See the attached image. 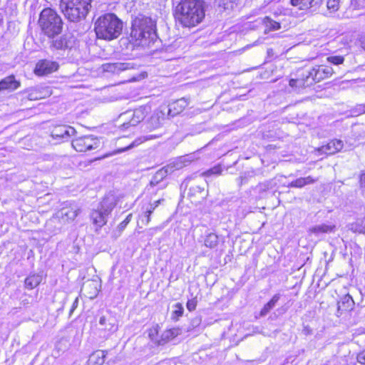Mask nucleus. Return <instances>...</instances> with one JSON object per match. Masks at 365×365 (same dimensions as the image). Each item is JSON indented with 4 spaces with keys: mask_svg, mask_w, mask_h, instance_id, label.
Listing matches in <instances>:
<instances>
[{
    "mask_svg": "<svg viewBox=\"0 0 365 365\" xmlns=\"http://www.w3.org/2000/svg\"><path fill=\"white\" fill-rule=\"evenodd\" d=\"M205 2L202 0H180L175 9V16L185 27H193L205 18Z\"/></svg>",
    "mask_w": 365,
    "mask_h": 365,
    "instance_id": "obj_1",
    "label": "nucleus"
},
{
    "mask_svg": "<svg viewBox=\"0 0 365 365\" xmlns=\"http://www.w3.org/2000/svg\"><path fill=\"white\" fill-rule=\"evenodd\" d=\"M94 30L98 38L110 41L120 35L123 22L114 14H105L96 21Z\"/></svg>",
    "mask_w": 365,
    "mask_h": 365,
    "instance_id": "obj_2",
    "label": "nucleus"
},
{
    "mask_svg": "<svg viewBox=\"0 0 365 365\" xmlns=\"http://www.w3.org/2000/svg\"><path fill=\"white\" fill-rule=\"evenodd\" d=\"M92 0H61V9L66 19L78 23L85 20L92 8Z\"/></svg>",
    "mask_w": 365,
    "mask_h": 365,
    "instance_id": "obj_3",
    "label": "nucleus"
},
{
    "mask_svg": "<svg viewBox=\"0 0 365 365\" xmlns=\"http://www.w3.org/2000/svg\"><path fill=\"white\" fill-rule=\"evenodd\" d=\"M38 24L45 36L53 38L61 33L63 22L61 16L54 9L45 8L39 14Z\"/></svg>",
    "mask_w": 365,
    "mask_h": 365,
    "instance_id": "obj_4",
    "label": "nucleus"
},
{
    "mask_svg": "<svg viewBox=\"0 0 365 365\" xmlns=\"http://www.w3.org/2000/svg\"><path fill=\"white\" fill-rule=\"evenodd\" d=\"M130 36L136 41L153 39L155 36V24L150 17L138 15L132 23Z\"/></svg>",
    "mask_w": 365,
    "mask_h": 365,
    "instance_id": "obj_5",
    "label": "nucleus"
},
{
    "mask_svg": "<svg viewBox=\"0 0 365 365\" xmlns=\"http://www.w3.org/2000/svg\"><path fill=\"white\" fill-rule=\"evenodd\" d=\"M150 112V106H143L134 110H128L120 113L116 120L121 130H127L141 123Z\"/></svg>",
    "mask_w": 365,
    "mask_h": 365,
    "instance_id": "obj_6",
    "label": "nucleus"
},
{
    "mask_svg": "<svg viewBox=\"0 0 365 365\" xmlns=\"http://www.w3.org/2000/svg\"><path fill=\"white\" fill-rule=\"evenodd\" d=\"M99 145V139L93 135L79 136L72 140V146L77 152H86L97 149Z\"/></svg>",
    "mask_w": 365,
    "mask_h": 365,
    "instance_id": "obj_7",
    "label": "nucleus"
},
{
    "mask_svg": "<svg viewBox=\"0 0 365 365\" xmlns=\"http://www.w3.org/2000/svg\"><path fill=\"white\" fill-rule=\"evenodd\" d=\"M81 212V208L77 203L66 201L63 203L62 207L58 211V217L64 222H71L75 220Z\"/></svg>",
    "mask_w": 365,
    "mask_h": 365,
    "instance_id": "obj_8",
    "label": "nucleus"
},
{
    "mask_svg": "<svg viewBox=\"0 0 365 365\" xmlns=\"http://www.w3.org/2000/svg\"><path fill=\"white\" fill-rule=\"evenodd\" d=\"M306 69H301L297 71V77L291 78L289 81V85L294 91L300 92L303 88L312 86V79Z\"/></svg>",
    "mask_w": 365,
    "mask_h": 365,
    "instance_id": "obj_9",
    "label": "nucleus"
},
{
    "mask_svg": "<svg viewBox=\"0 0 365 365\" xmlns=\"http://www.w3.org/2000/svg\"><path fill=\"white\" fill-rule=\"evenodd\" d=\"M306 70L307 75L312 80V85L330 77L334 73L333 68L327 66H317Z\"/></svg>",
    "mask_w": 365,
    "mask_h": 365,
    "instance_id": "obj_10",
    "label": "nucleus"
},
{
    "mask_svg": "<svg viewBox=\"0 0 365 365\" xmlns=\"http://www.w3.org/2000/svg\"><path fill=\"white\" fill-rule=\"evenodd\" d=\"M76 133V130L69 125H60L55 126L51 131V136L58 142L68 140Z\"/></svg>",
    "mask_w": 365,
    "mask_h": 365,
    "instance_id": "obj_11",
    "label": "nucleus"
},
{
    "mask_svg": "<svg viewBox=\"0 0 365 365\" xmlns=\"http://www.w3.org/2000/svg\"><path fill=\"white\" fill-rule=\"evenodd\" d=\"M76 38L71 34H65L52 41L51 46L57 50L71 49L75 46Z\"/></svg>",
    "mask_w": 365,
    "mask_h": 365,
    "instance_id": "obj_12",
    "label": "nucleus"
},
{
    "mask_svg": "<svg viewBox=\"0 0 365 365\" xmlns=\"http://www.w3.org/2000/svg\"><path fill=\"white\" fill-rule=\"evenodd\" d=\"M58 68L57 62L43 59L36 63L34 73L37 76H46L56 71Z\"/></svg>",
    "mask_w": 365,
    "mask_h": 365,
    "instance_id": "obj_13",
    "label": "nucleus"
},
{
    "mask_svg": "<svg viewBox=\"0 0 365 365\" xmlns=\"http://www.w3.org/2000/svg\"><path fill=\"white\" fill-rule=\"evenodd\" d=\"M165 120V113L160 110H155L150 117L145 121V129L149 130H155L163 123Z\"/></svg>",
    "mask_w": 365,
    "mask_h": 365,
    "instance_id": "obj_14",
    "label": "nucleus"
},
{
    "mask_svg": "<svg viewBox=\"0 0 365 365\" xmlns=\"http://www.w3.org/2000/svg\"><path fill=\"white\" fill-rule=\"evenodd\" d=\"M116 196L113 193L109 192L105 195L98 207L103 211L105 215H109L116 206Z\"/></svg>",
    "mask_w": 365,
    "mask_h": 365,
    "instance_id": "obj_15",
    "label": "nucleus"
},
{
    "mask_svg": "<svg viewBox=\"0 0 365 365\" xmlns=\"http://www.w3.org/2000/svg\"><path fill=\"white\" fill-rule=\"evenodd\" d=\"M205 182H203L202 185H194L189 189L188 197L191 200L193 199L195 203L200 202L207 195V192L205 190Z\"/></svg>",
    "mask_w": 365,
    "mask_h": 365,
    "instance_id": "obj_16",
    "label": "nucleus"
},
{
    "mask_svg": "<svg viewBox=\"0 0 365 365\" xmlns=\"http://www.w3.org/2000/svg\"><path fill=\"white\" fill-rule=\"evenodd\" d=\"M322 0H290L292 6L299 10H316L322 4Z\"/></svg>",
    "mask_w": 365,
    "mask_h": 365,
    "instance_id": "obj_17",
    "label": "nucleus"
},
{
    "mask_svg": "<svg viewBox=\"0 0 365 365\" xmlns=\"http://www.w3.org/2000/svg\"><path fill=\"white\" fill-rule=\"evenodd\" d=\"M343 142L340 140H332L327 144L322 145L319 151L326 155H333L343 148Z\"/></svg>",
    "mask_w": 365,
    "mask_h": 365,
    "instance_id": "obj_18",
    "label": "nucleus"
},
{
    "mask_svg": "<svg viewBox=\"0 0 365 365\" xmlns=\"http://www.w3.org/2000/svg\"><path fill=\"white\" fill-rule=\"evenodd\" d=\"M189 105V101L185 98L178 99L169 105L168 114L172 117L182 113Z\"/></svg>",
    "mask_w": 365,
    "mask_h": 365,
    "instance_id": "obj_19",
    "label": "nucleus"
},
{
    "mask_svg": "<svg viewBox=\"0 0 365 365\" xmlns=\"http://www.w3.org/2000/svg\"><path fill=\"white\" fill-rule=\"evenodd\" d=\"M103 212V211L98 207L96 210H93L91 213L92 222L97 228H101L107 222V218L109 215H105Z\"/></svg>",
    "mask_w": 365,
    "mask_h": 365,
    "instance_id": "obj_20",
    "label": "nucleus"
},
{
    "mask_svg": "<svg viewBox=\"0 0 365 365\" xmlns=\"http://www.w3.org/2000/svg\"><path fill=\"white\" fill-rule=\"evenodd\" d=\"M99 324L102 327L101 329L108 332V334L113 333L118 329V326L115 324V319L111 317L108 318L105 316L101 317Z\"/></svg>",
    "mask_w": 365,
    "mask_h": 365,
    "instance_id": "obj_21",
    "label": "nucleus"
},
{
    "mask_svg": "<svg viewBox=\"0 0 365 365\" xmlns=\"http://www.w3.org/2000/svg\"><path fill=\"white\" fill-rule=\"evenodd\" d=\"M134 63L131 62H117L105 65V70L108 72L116 73L134 68Z\"/></svg>",
    "mask_w": 365,
    "mask_h": 365,
    "instance_id": "obj_22",
    "label": "nucleus"
},
{
    "mask_svg": "<svg viewBox=\"0 0 365 365\" xmlns=\"http://www.w3.org/2000/svg\"><path fill=\"white\" fill-rule=\"evenodd\" d=\"M336 226L332 224H319L314 225L309 229V232L319 236L322 234L331 233L334 232Z\"/></svg>",
    "mask_w": 365,
    "mask_h": 365,
    "instance_id": "obj_23",
    "label": "nucleus"
},
{
    "mask_svg": "<svg viewBox=\"0 0 365 365\" xmlns=\"http://www.w3.org/2000/svg\"><path fill=\"white\" fill-rule=\"evenodd\" d=\"M20 86V83L16 81L14 76H9L0 81V91H14Z\"/></svg>",
    "mask_w": 365,
    "mask_h": 365,
    "instance_id": "obj_24",
    "label": "nucleus"
},
{
    "mask_svg": "<svg viewBox=\"0 0 365 365\" xmlns=\"http://www.w3.org/2000/svg\"><path fill=\"white\" fill-rule=\"evenodd\" d=\"M106 351L98 350L90 355L88 364V365H102L105 362Z\"/></svg>",
    "mask_w": 365,
    "mask_h": 365,
    "instance_id": "obj_25",
    "label": "nucleus"
},
{
    "mask_svg": "<svg viewBox=\"0 0 365 365\" xmlns=\"http://www.w3.org/2000/svg\"><path fill=\"white\" fill-rule=\"evenodd\" d=\"M318 180V178H314L312 176H307L306 178H299L291 182L289 185V187H297L302 188L305 185L314 184Z\"/></svg>",
    "mask_w": 365,
    "mask_h": 365,
    "instance_id": "obj_26",
    "label": "nucleus"
},
{
    "mask_svg": "<svg viewBox=\"0 0 365 365\" xmlns=\"http://www.w3.org/2000/svg\"><path fill=\"white\" fill-rule=\"evenodd\" d=\"M354 302L349 294L344 295L338 302V312H346L351 310Z\"/></svg>",
    "mask_w": 365,
    "mask_h": 365,
    "instance_id": "obj_27",
    "label": "nucleus"
},
{
    "mask_svg": "<svg viewBox=\"0 0 365 365\" xmlns=\"http://www.w3.org/2000/svg\"><path fill=\"white\" fill-rule=\"evenodd\" d=\"M42 281V275L39 274H31L24 281L26 288L33 289L36 287Z\"/></svg>",
    "mask_w": 365,
    "mask_h": 365,
    "instance_id": "obj_28",
    "label": "nucleus"
},
{
    "mask_svg": "<svg viewBox=\"0 0 365 365\" xmlns=\"http://www.w3.org/2000/svg\"><path fill=\"white\" fill-rule=\"evenodd\" d=\"M160 135H153V134H149V135H143V136H141L138 138H137L135 141H133V143L130 145L128 147H126L125 148H123V149H120L118 150V151L115 152V153H122L123 151H125L127 150H128L129 148H133L135 145H138L147 140H153V139H156L158 138H159Z\"/></svg>",
    "mask_w": 365,
    "mask_h": 365,
    "instance_id": "obj_29",
    "label": "nucleus"
},
{
    "mask_svg": "<svg viewBox=\"0 0 365 365\" xmlns=\"http://www.w3.org/2000/svg\"><path fill=\"white\" fill-rule=\"evenodd\" d=\"M280 298L279 294H274L272 298L264 304L263 308L260 311V316H266L275 306Z\"/></svg>",
    "mask_w": 365,
    "mask_h": 365,
    "instance_id": "obj_30",
    "label": "nucleus"
},
{
    "mask_svg": "<svg viewBox=\"0 0 365 365\" xmlns=\"http://www.w3.org/2000/svg\"><path fill=\"white\" fill-rule=\"evenodd\" d=\"M349 227L354 232L365 233V216L351 223Z\"/></svg>",
    "mask_w": 365,
    "mask_h": 365,
    "instance_id": "obj_31",
    "label": "nucleus"
},
{
    "mask_svg": "<svg viewBox=\"0 0 365 365\" xmlns=\"http://www.w3.org/2000/svg\"><path fill=\"white\" fill-rule=\"evenodd\" d=\"M178 331L175 329L165 330L162 334L161 339L159 341L158 344L160 345L164 344L168 341L175 338L178 335Z\"/></svg>",
    "mask_w": 365,
    "mask_h": 365,
    "instance_id": "obj_32",
    "label": "nucleus"
},
{
    "mask_svg": "<svg viewBox=\"0 0 365 365\" xmlns=\"http://www.w3.org/2000/svg\"><path fill=\"white\" fill-rule=\"evenodd\" d=\"M262 22L269 31H277L281 28L280 24L278 21L272 20L269 16H265L262 19Z\"/></svg>",
    "mask_w": 365,
    "mask_h": 365,
    "instance_id": "obj_33",
    "label": "nucleus"
},
{
    "mask_svg": "<svg viewBox=\"0 0 365 365\" xmlns=\"http://www.w3.org/2000/svg\"><path fill=\"white\" fill-rule=\"evenodd\" d=\"M89 288L92 289V291L88 293V297L93 299L96 297L98 294V289L96 287V282L93 281H88L83 284L82 289L87 290Z\"/></svg>",
    "mask_w": 365,
    "mask_h": 365,
    "instance_id": "obj_34",
    "label": "nucleus"
},
{
    "mask_svg": "<svg viewBox=\"0 0 365 365\" xmlns=\"http://www.w3.org/2000/svg\"><path fill=\"white\" fill-rule=\"evenodd\" d=\"M205 245L209 248H214L218 245V236L215 233H209L204 242Z\"/></svg>",
    "mask_w": 365,
    "mask_h": 365,
    "instance_id": "obj_35",
    "label": "nucleus"
},
{
    "mask_svg": "<svg viewBox=\"0 0 365 365\" xmlns=\"http://www.w3.org/2000/svg\"><path fill=\"white\" fill-rule=\"evenodd\" d=\"M168 169H162L158 170L153 176L150 181L152 186L156 185L160 180H162L167 175Z\"/></svg>",
    "mask_w": 365,
    "mask_h": 365,
    "instance_id": "obj_36",
    "label": "nucleus"
},
{
    "mask_svg": "<svg viewBox=\"0 0 365 365\" xmlns=\"http://www.w3.org/2000/svg\"><path fill=\"white\" fill-rule=\"evenodd\" d=\"M341 0H327V7L330 13H334L337 11L341 4Z\"/></svg>",
    "mask_w": 365,
    "mask_h": 365,
    "instance_id": "obj_37",
    "label": "nucleus"
},
{
    "mask_svg": "<svg viewBox=\"0 0 365 365\" xmlns=\"http://www.w3.org/2000/svg\"><path fill=\"white\" fill-rule=\"evenodd\" d=\"M132 217H133V215L129 214L125 217V219L119 224V225L117 227V230L115 231V233L116 237H119L121 235L122 232L125 230V228L126 227L128 224L130 222Z\"/></svg>",
    "mask_w": 365,
    "mask_h": 365,
    "instance_id": "obj_38",
    "label": "nucleus"
},
{
    "mask_svg": "<svg viewBox=\"0 0 365 365\" xmlns=\"http://www.w3.org/2000/svg\"><path fill=\"white\" fill-rule=\"evenodd\" d=\"M184 309L182 305L180 303H177L175 304V310L172 314V319L175 320H178L180 317H182L183 314Z\"/></svg>",
    "mask_w": 365,
    "mask_h": 365,
    "instance_id": "obj_39",
    "label": "nucleus"
},
{
    "mask_svg": "<svg viewBox=\"0 0 365 365\" xmlns=\"http://www.w3.org/2000/svg\"><path fill=\"white\" fill-rule=\"evenodd\" d=\"M222 172V168L220 165L214 166L210 170L202 173L203 176H210L211 175H220Z\"/></svg>",
    "mask_w": 365,
    "mask_h": 365,
    "instance_id": "obj_40",
    "label": "nucleus"
},
{
    "mask_svg": "<svg viewBox=\"0 0 365 365\" xmlns=\"http://www.w3.org/2000/svg\"><path fill=\"white\" fill-rule=\"evenodd\" d=\"M329 62L334 65H339L343 63L344 58L341 56H332L327 58Z\"/></svg>",
    "mask_w": 365,
    "mask_h": 365,
    "instance_id": "obj_41",
    "label": "nucleus"
},
{
    "mask_svg": "<svg viewBox=\"0 0 365 365\" xmlns=\"http://www.w3.org/2000/svg\"><path fill=\"white\" fill-rule=\"evenodd\" d=\"M351 113L354 115H359L365 113V103L356 105L351 110Z\"/></svg>",
    "mask_w": 365,
    "mask_h": 365,
    "instance_id": "obj_42",
    "label": "nucleus"
},
{
    "mask_svg": "<svg viewBox=\"0 0 365 365\" xmlns=\"http://www.w3.org/2000/svg\"><path fill=\"white\" fill-rule=\"evenodd\" d=\"M153 212V211L152 210L147 208L144 215L142 216V222H145V225H148L150 222V216Z\"/></svg>",
    "mask_w": 365,
    "mask_h": 365,
    "instance_id": "obj_43",
    "label": "nucleus"
},
{
    "mask_svg": "<svg viewBox=\"0 0 365 365\" xmlns=\"http://www.w3.org/2000/svg\"><path fill=\"white\" fill-rule=\"evenodd\" d=\"M197 299L195 297V298H192L191 299H189L187 302V309L190 311V312H192V311H194L196 308V306H197Z\"/></svg>",
    "mask_w": 365,
    "mask_h": 365,
    "instance_id": "obj_44",
    "label": "nucleus"
},
{
    "mask_svg": "<svg viewBox=\"0 0 365 365\" xmlns=\"http://www.w3.org/2000/svg\"><path fill=\"white\" fill-rule=\"evenodd\" d=\"M237 0H218L219 6H223L224 9L228 8L229 3H234Z\"/></svg>",
    "mask_w": 365,
    "mask_h": 365,
    "instance_id": "obj_45",
    "label": "nucleus"
},
{
    "mask_svg": "<svg viewBox=\"0 0 365 365\" xmlns=\"http://www.w3.org/2000/svg\"><path fill=\"white\" fill-rule=\"evenodd\" d=\"M356 359L359 363L361 364H365V350L359 353Z\"/></svg>",
    "mask_w": 365,
    "mask_h": 365,
    "instance_id": "obj_46",
    "label": "nucleus"
},
{
    "mask_svg": "<svg viewBox=\"0 0 365 365\" xmlns=\"http://www.w3.org/2000/svg\"><path fill=\"white\" fill-rule=\"evenodd\" d=\"M302 333L306 336L311 335L312 334V329L308 325H304Z\"/></svg>",
    "mask_w": 365,
    "mask_h": 365,
    "instance_id": "obj_47",
    "label": "nucleus"
},
{
    "mask_svg": "<svg viewBox=\"0 0 365 365\" xmlns=\"http://www.w3.org/2000/svg\"><path fill=\"white\" fill-rule=\"evenodd\" d=\"M160 200H156L153 203H150L149 205V207L150 210H152L153 211L155 210V209L160 205Z\"/></svg>",
    "mask_w": 365,
    "mask_h": 365,
    "instance_id": "obj_48",
    "label": "nucleus"
},
{
    "mask_svg": "<svg viewBox=\"0 0 365 365\" xmlns=\"http://www.w3.org/2000/svg\"><path fill=\"white\" fill-rule=\"evenodd\" d=\"M360 184H361V187L363 188V189H365V173L364 174H362L361 175V178H360Z\"/></svg>",
    "mask_w": 365,
    "mask_h": 365,
    "instance_id": "obj_49",
    "label": "nucleus"
},
{
    "mask_svg": "<svg viewBox=\"0 0 365 365\" xmlns=\"http://www.w3.org/2000/svg\"><path fill=\"white\" fill-rule=\"evenodd\" d=\"M191 178H187L184 181L183 184H185L187 185V182L190 180Z\"/></svg>",
    "mask_w": 365,
    "mask_h": 365,
    "instance_id": "obj_50",
    "label": "nucleus"
}]
</instances>
